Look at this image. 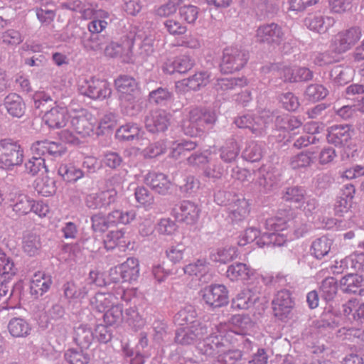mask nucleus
<instances>
[{"label":"nucleus","instance_id":"obj_54","mask_svg":"<svg viewBox=\"0 0 364 364\" xmlns=\"http://www.w3.org/2000/svg\"><path fill=\"white\" fill-rule=\"evenodd\" d=\"M263 149L262 145L255 141H250L242 151V158L251 162L259 161L262 157Z\"/></svg>","mask_w":364,"mask_h":364},{"label":"nucleus","instance_id":"obj_28","mask_svg":"<svg viewBox=\"0 0 364 364\" xmlns=\"http://www.w3.org/2000/svg\"><path fill=\"white\" fill-rule=\"evenodd\" d=\"M264 73H272L279 76L285 82H296L295 70L291 67L278 64H270L262 68Z\"/></svg>","mask_w":364,"mask_h":364},{"label":"nucleus","instance_id":"obj_17","mask_svg":"<svg viewBox=\"0 0 364 364\" xmlns=\"http://www.w3.org/2000/svg\"><path fill=\"white\" fill-rule=\"evenodd\" d=\"M267 117L269 121L274 122L275 127L279 129L294 131L299 128L302 122L299 118L287 114L276 115L269 111H263L262 117Z\"/></svg>","mask_w":364,"mask_h":364},{"label":"nucleus","instance_id":"obj_23","mask_svg":"<svg viewBox=\"0 0 364 364\" xmlns=\"http://www.w3.org/2000/svg\"><path fill=\"white\" fill-rule=\"evenodd\" d=\"M210 75L208 71L196 72L192 76L176 82V88L187 87L188 90H198L210 82Z\"/></svg>","mask_w":364,"mask_h":364},{"label":"nucleus","instance_id":"obj_55","mask_svg":"<svg viewBox=\"0 0 364 364\" xmlns=\"http://www.w3.org/2000/svg\"><path fill=\"white\" fill-rule=\"evenodd\" d=\"M183 4V0H168L164 4L155 9V14L161 18H166L176 14L179 6Z\"/></svg>","mask_w":364,"mask_h":364},{"label":"nucleus","instance_id":"obj_60","mask_svg":"<svg viewBox=\"0 0 364 364\" xmlns=\"http://www.w3.org/2000/svg\"><path fill=\"white\" fill-rule=\"evenodd\" d=\"M25 167L26 171L32 176L38 174L43 170L46 173H48L45 159L41 156H33L26 163Z\"/></svg>","mask_w":364,"mask_h":364},{"label":"nucleus","instance_id":"obj_9","mask_svg":"<svg viewBox=\"0 0 364 364\" xmlns=\"http://www.w3.org/2000/svg\"><path fill=\"white\" fill-rule=\"evenodd\" d=\"M242 6L250 9L259 20L272 18L278 11L277 4L269 0H242Z\"/></svg>","mask_w":364,"mask_h":364},{"label":"nucleus","instance_id":"obj_20","mask_svg":"<svg viewBox=\"0 0 364 364\" xmlns=\"http://www.w3.org/2000/svg\"><path fill=\"white\" fill-rule=\"evenodd\" d=\"M118 272L122 278V282H132L136 281L139 276V265L137 259L134 257L128 258L124 262L116 267L114 271Z\"/></svg>","mask_w":364,"mask_h":364},{"label":"nucleus","instance_id":"obj_61","mask_svg":"<svg viewBox=\"0 0 364 364\" xmlns=\"http://www.w3.org/2000/svg\"><path fill=\"white\" fill-rule=\"evenodd\" d=\"M183 269L185 274L189 275L203 276L208 271V263L205 259H198L185 266Z\"/></svg>","mask_w":364,"mask_h":364},{"label":"nucleus","instance_id":"obj_22","mask_svg":"<svg viewBox=\"0 0 364 364\" xmlns=\"http://www.w3.org/2000/svg\"><path fill=\"white\" fill-rule=\"evenodd\" d=\"M124 233L123 229L117 230L116 231H111L106 235L105 237L102 238H97V235L95 237L94 246L97 251H100L103 247L107 250H112L119 244L124 243Z\"/></svg>","mask_w":364,"mask_h":364},{"label":"nucleus","instance_id":"obj_1","mask_svg":"<svg viewBox=\"0 0 364 364\" xmlns=\"http://www.w3.org/2000/svg\"><path fill=\"white\" fill-rule=\"evenodd\" d=\"M216 121L213 112L196 107L189 112V118L183 122L182 129L184 134L191 137L200 136Z\"/></svg>","mask_w":364,"mask_h":364},{"label":"nucleus","instance_id":"obj_40","mask_svg":"<svg viewBox=\"0 0 364 364\" xmlns=\"http://www.w3.org/2000/svg\"><path fill=\"white\" fill-rule=\"evenodd\" d=\"M238 256L237 249L235 247H228L218 249L210 255L213 262L226 264L236 259Z\"/></svg>","mask_w":364,"mask_h":364},{"label":"nucleus","instance_id":"obj_6","mask_svg":"<svg viewBox=\"0 0 364 364\" xmlns=\"http://www.w3.org/2000/svg\"><path fill=\"white\" fill-rule=\"evenodd\" d=\"M272 306L274 316L282 321H287L292 318L294 298L289 290L282 289L274 295Z\"/></svg>","mask_w":364,"mask_h":364},{"label":"nucleus","instance_id":"obj_12","mask_svg":"<svg viewBox=\"0 0 364 364\" xmlns=\"http://www.w3.org/2000/svg\"><path fill=\"white\" fill-rule=\"evenodd\" d=\"M204 301L213 308H219L228 303L227 288L223 284H212L203 290Z\"/></svg>","mask_w":364,"mask_h":364},{"label":"nucleus","instance_id":"obj_7","mask_svg":"<svg viewBox=\"0 0 364 364\" xmlns=\"http://www.w3.org/2000/svg\"><path fill=\"white\" fill-rule=\"evenodd\" d=\"M208 333V327L203 323L183 326L175 333L174 341L181 346H188L201 340Z\"/></svg>","mask_w":364,"mask_h":364},{"label":"nucleus","instance_id":"obj_48","mask_svg":"<svg viewBox=\"0 0 364 364\" xmlns=\"http://www.w3.org/2000/svg\"><path fill=\"white\" fill-rule=\"evenodd\" d=\"M321 296L326 301H332L338 291L337 281L334 277H329L323 279L320 286Z\"/></svg>","mask_w":364,"mask_h":364},{"label":"nucleus","instance_id":"obj_45","mask_svg":"<svg viewBox=\"0 0 364 364\" xmlns=\"http://www.w3.org/2000/svg\"><path fill=\"white\" fill-rule=\"evenodd\" d=\"M33 199L25 194H18L14 199L13 210L18 215H24L32 210Z\"/></svg>","mask_w":364,"mask_h":364},{"label":"nucleus","instance_id":"obj_49","mask_svg":"<svg viewBox=\"0 0 364 364\" xmlns=\"http://www.w3.org/2000/svg\"><path fill=\"white\" fill-rule=\"evenodd\" d=\"M115 191L113 189H106L95 193L92 198V206L95 208H102L108 206L114 200Z\"/></svg>","mask_w":364,"mask_h":364},{"label":"nucleus","instance_id":"obj_11","mask_svg":"<svg viewBox=\"0 0 364 364\" xmlns=\"http://www.w3.org/2000/svg\"><path fill=\"white\" fill-rule=\"evenodd\" d=\"M172 213L177 220L191 225L198 220L200 209L192 201L183 200L175 205Z\"/></svg>","mask_w":364,"mask_h":364},{"label":"nucleus","instance_id":"obj_27","mask_svg":"<svg viewBox=\"0 0 364 364\" xmlns=\"http://www.w3.org/2000/svg\"><path fill=\"white\" fill-rule=\"evenodd\" d=\"M116 89L120 92V97L124 95H139V90L135 79L128 75H120L114 81Z\"/></svg>","mask_w":364,"mask_h":364},{"label":"nucleus","instance_id":"obj_52","mask_svg":"<svg viewBox=\"0 0 364 364\" xmlns=\"http://www.w3.org/2000/svg\"><path fill=\"white\" fill-rule=\"evenodd\" d=\"M102 318L107 326H112L124 319L122 307L119 305L112 306L110 309L102 313Z\"/></svg>","mask_w":364,"mask_h":364},{"label":"nucleus","instance_id":"obj_51","mask_svg":"<svg viewBox=\"0 0 364 364\" xmlns=\"http://www.w3.org/2000/svg\"><path fill=\"white\" fill-rule=\"evenodd\" d=\"M109 17V14L102 9H95L92 7V31L94 33H101L107 26L105 21Z\"/></svg>","mask_w":364,"mask_h":364},{"label":"nucleus","instance_id":"obj_44","mask_svg":"<svg viewBox=\"0 0 364 364\" xmlns=\"http://www.w3.org/2000/svg\"><path fill=\"white\" fill-rule=\"evenodd\" d=\"M277 177L272 172L260 174L256 180L259 191L267 193L274 189L278 184Z\"/></svg>","mask_w":364,"mask_h":364},{"label":"nucleus","instance_id":"obj_42","mask_svg":"<svg viewBox=\"0 0 364 364\" xmlns=\"http://www.w3.org/2000/svg\"><path fill=\"white\" fill-rule=\"evenodd\" d=\"M287 241V237L284 234L276 232H264L261 237L257 241V244L260 247H281Z\"/></svg>","mask_w":364,"mask_h":364},{"label":"nucleus","instance_id":"obj_31","mask_svg":"<svg viewBox=\"0 0 364 364\" xmlns=\"http://www.w3.org/2000/svg\"><path fill=\"white\" fill-rule=\"evenodd\" d=\"M120 99L122 112L124 114L134 117L141 112L142 107L139 95H124Z\"/></svg>","mask_w":364,"mask_h":364},{"label":"nucleus","instance_id":"obj_18","mask_svg":"<svg viewBox=\"0 0 364 364\" xmlns=\"http://www.w3.org/2000/svg\"><path fill=\"white\" fill-rule=\"evenodd\" d=\"M350 138L351 132L348 124L333 125L328 129L327 141L336 146L346 145Z\"/></svg>","mask_w":364,"mask_h":364},{"label":"nucleus","instance_id":"obj_57","mask_svg":"<svg viewBox=\"0 0 364 364\" xmlns=\"http://www.w3.org/2000/svg\"><path fill=\"white\" fill-rule=\"evenodd\" d=\"M92 99L103 100L110 96L111 89L105 80L92 78Z\"/></svg>","mask_w":364,"mask_h":364},{"label":"nucleus","instance_id":"obj_34","mask_svg":"<svg viewBox=\"0 0 364 364\" xmlns=\"http://www.w3.org/2000/svg\"><path fill=\"white\" fill-rule=\"evenodd\" d=\"M253 274V269L246 264L236 262L230 265L226 271L227 277L232 281L247 280Z\"/></svg>","mask_w":364,"mask_h":364},{"label":"nucleus","instance_id":"obj_33","mask_svg":"<svg viewBox=\"0 0 364 364\" xmlns=\"http://www.w3.org/2000/svg\"><path fill=\"white\" fill-rule=\"evenodd\" d=\"M197 313L194 306L188 305L182 308L174 316V321L179 326H188L195 325L196 323H201L196 318Z\"/></svg>","mask_w":364,"mask_h":364},{"label":"nucleus","instance_id":"obj_24","mask_svg":"<svg viewBox=\"0 0 364 364\" xmlns=\"http://www.w3.org/2000/svg\"><path fill=\"white\" fill-rule=\"evenodd\" d=\"M68 111L64 107H55L43 116V121L50 128H60L68 121Z\"/></svg>","mask_w":364,"mask_h":364},{"label":"nucleus","instance_id":"obj_53","mask_svg":"<svg viewBox=\"0 0 364 364\" xmlns=\"http://www.w3.org/2000/svg\"><path fill=\"white\" fill-rule=\"evenodd\" d=\"M304 95L308 100L317 102L323 100L328 95V90L322 85L311 84L307 86Z\"/></svg>","mask_w":364,"mask_h":364},{"label":"nucleus","instance_id":"obj_39","mask_svg":"<svg viewBox=\"0 0 364 364\" xmlns=\"http://www.w3.org/2000/svg\"><path fill=\"white\" fill-rule=\"evenodd\" d=\"M140 133L141 129L136 124L127 123L117 130L115 136L119 141H132L141 137Z\"/></svg>","mask_w":364,"mask_h":364},{"label":"nucleus","instance_id":"obj_62","mask_svg":"<svg viewBox=\"0 0 364 364\" xmlns=\"http://www.w3.org/2000/svg\"><path fill=\"white\" fill-rule=\"evenodd\" d=\"M312 154L313 153L310 152H301L294 156L290 161L291 167L294 169H298L309 166L312 163Z\"/></svg>","mask_w":364,"mask_h":364},{"label":"nucleus","instance_id":"obj_4","mask_svg":"<svg viewBox=\"0 0 364 364\" xmlns=\"http://www.w3.org/2000/svg\"><path fill=\"white\" fill-rule=\"evenodd\" d=\"M362 30L359 26H352L336 33L331 41L333 53L341 55L350 50L361 38Z\"/></svg>","mask_w":364,"mask_h":364},{"label":"nucleus","instance_id":"obj_14","mask_svg":"<svg viewBox=\"0 0 364 364\" xmlns=\"http://www.w3.org/2000/svg\"><path fill=\"white\" fill-rule=\"evenodd\" d=\"M171 115L162 109L151 112L145 118V127L155 134L165 132L170 125Z\"/></svg>","mask_w":364,"mask_h":364},{"label":"nucleus","instance_id":"obj_56","mask_svg":"<svg viewBox=\"0 0 364 364\" xmlns=\"http://www.w3.org/2000/svg\"><path fill=\"white\" fill-rule=\"evenodd\" d=\"M149 101L156 105H165L173 99V93L167 88L159 87L149 95Z\"/></svg>","mask_w":364,"mask_h":364},{"label":"nucleus","instance_id":"obj_38","mask_svg":"<svg viewBox=\"0 0 364 364\" xmlns=\"http://www.w3.org/2000/svg\"><path fill=\"white\" fill-rule=\"evenodd\" d=\"M5 106L8 112L16 117H21L25 112V104L17 94H9L5 99Z\"/></svg>","mask_w":364,"mask_h":364},{"label":"nucleus","instance_id":"obj_15","mask_svg":"<svg viewBox=\"0 0 364 364\" xmlns=\"http://www.w3.org/2000/svg\"><path fill=\"white\" fill-rule=\"evenodd\" d=\"M226 220L229 223L236 225L242 222L250 213L249 202L242 196L235 200L226 209Z\"/></svg>","mask_w":364,"mask_h":364},{"label":"nucleus","instance_id":"obj_46","mask_svg":"<svg viewBox=\"0 0 364 364\" xmlns=\"http://www.w3.org/2000/svg\"><path fill=\"white\" fill-rule=\"evenodd\" d=\"M58 174L68 183H74L83 177V172L71 164H61L58 168Z\"/></svg>","mask_w":364,"mask_h":364},{"label":"nucleus","instance_id":"obj_32","mask_svg":"<svg viewBox=\"0 0 364 364\" xmlns=\"http://www.w3.org/2000/svg\"><path fill=\"white\" fill-rule=\"evenodd\" d=\"M116 122V116L112 112L105 114L100 119L96 134L97 136H104L105 146L109 142L111 130L114 127Z\"/></svg>","mask_w":364,"mask_h":364},{"label":"nucleus","instance_id":"obj_3","mask_svg":"<svg viewBox=\"0 0 364 364\" xmlns=\"http://www.w3.org/2000/svg\"><path fill=\"white\" fill-rule=\"evenodd\" d=\"M23 158V149L17 141L9 139L0 140V168L11 170L21 165Z\"/></svg>","mask_w":364,"mask_h":364},{"label":"nucleus","instance_id":"obj_59","mask_svg":"<svg viewBox=\"0 0 364 364\" xmlns=\"http://www.w3.org/2000/svg\"><path fill=\"white\" fill-rule=\"evenodd\" d=\"M41 247V242L38 236L33 234H27L23 237V249L28 255H35Z\"/></svg>","mask_w":364,"mask_h":364},{"label":"nucleus","instance_id":"obj_63","mask_svg":"<svg viewBox=\"0 0 364 364\" xmlns=\"http://www.w3.org/2000/svg\"><path fill=\"white\" fill-rule=\"evenodd\" d=\"M199 9L193 5L179 6V14L181 18L188 23H194L198 18Z\"/></svg>","mask_w":364,"mask_h":364},{"label":"nucleus","instance_id":"obj_5","mask_svg":"<svg viewBox=\"0 0 364 364\" xmlns=\"http://www.w3.org/2000/svg\"><path fill=\"white\" fill-rule=\"evenodd\" d=\"M249 53L245 49L236 46L227 47L223 50L220 64L223 73H232L241 70L247 63Z\"/></svg>","mask_w":364,"mask_h":364},{"label":"nucleus","instance_id":"obj_21","mask_svg":"<svg viewBox=\"0 0 364 364\" xmlns=\"http://www.w3.org/2000/svg\"><path fill=\"white\" fill-rule=\"evenodd\" d=\"M144 182L154 192L161 195L167 194L171 185L166 175L156 172L147 173Z\"/></svg>","mask_w":364,"mask_h":364},{"label":"nucleus","instance_id":"obj_8","mask_svg":"<svg viewBox=\"0 0 364 364\" xmlns=\"http://www.w3.org/2000/svg\"><path fill=\"white\" fill-rule=\"evenodd\" d=\"M197 344L198 352L208 357H214L227 347L228 341L220 333H213L205 338H203Z\"/></svg>","mask_w":364,"mask_h":364},{"label":"nucleus","instance_id":"obj_25","mask_svg":"<svg viewBox=\"0 0 364 364\" xmlns=\"http://www.w3.org/2000/svg\"><path fill=\"white\" fill-rule=\"evenodd\" d=\"M52 279L50 276L43 272H38L34 274L31 281V294L38 297L45 294L50 289Z\"/></svg>","mask_w":364,"mask_h":364},{"label":"nucleus","instance_id":"obj_29","mask_svg":"<svg viewBox=\"0 0 364 364\" xmlns=\"http://www.w3.org/2000/svg\"><path fill=\"white\" fill-rule=\"evenodd\" d=\"M230 323L233 327V331L237 334L246 335L255 327V322L247 314H237L232 316Z\"/></svg>","mask_w":364,"mask_h":364},{"label":"nucleus","instance_id":"obj_26","mask_svg":"<svg viewBox=\"0 0 364 364\" xmlns=\"http://www.w3.org/2000/svg\"><path fill=\"white\" fill-rule=\"evenodd\" d=\"M334 23V18L329 16H314L304 19V24L309 29L319 33H325Z\"/></svg>","mask_w":364,"mask_h":364},{"label":"nucleus","instance_id":"obj_37","mask_svg":"<svg viewBox=\"0 0 364 364\" xmlns=\"http://www.w3.org/2000/svg\"><path fill=\"white\" fill-rule=\"evenodd\" d=\"M332 245L333 240L326 236L317 238L311 245V254L317 259H321L328 255Z\"/></svg>","mask_w":364,"mask_h":364},{"label":"nucleus","instance_id":"obj_16","mask_svg":"<svg viewBox=\"0 0 364 364\" xmlns=\"http://www.w3.org/2000/svg\"><path fill=\"white\" fill-rule=\"evenodd\" d=\"M259 294L260 292L257 288L248 287L237 294L232 299L231 306L235 309H248L259 301Z\"/></svg>","mask_w":364,"mask_h":364},{"label":"nucleus","instance_id":"obj_64","mask_svg":"<svg viewBox=\"0 0 364 364\" xmlns=\"http://www.w3.org/2000/svg\"><path fill=\"white\" fill-rule=\"evenodd\" d=\"M242 360V353L237 349L229 350L218 356V361L222 364H240Z\"/></svg>","mask_w":364,"mask_h":364},{"label":"nucleus","instance_id":"obj_10","mask_svg":"<svg viewBox=\"0 0 364 364\" xmlns=\"http://www.w3.org/2000/svg\"><path fill=\"white\" fill-rule=\"evenodd\" d=\"M18 273V267L14 259L7 255L3 250H0V285L3 293L1 296H6L8 289L5 284L10 282Z\"/></svg>","mask_w":364,"mask_h":364},{"label":"nucleus","instance_id":"obj_35","mask_svg":"<svg viewBox=\"0 0 364 364\" xmlns=\"http://www.w3.org/2000/svg\"><path fill=\"white\" fill-rule=\"evenodd\" d=\"M306 190L299 186L284 188L282 191V198L286 202L297 204L301 206L306 199Z\"/></svg>","mask_w":364,"mask_h":364},{"label":"nucleus","instance_id":"obj_36","mask_svg":"<svg viewBox=\"0 0 364 364\" xmlns=\"http://www.w3.org/2000/svg\"><path fill=\"white\" fill-rule=\"evenodd\" d=\"M247 80L243 77H225L218 79L214 87L218 92L221 94L228 92L230 90H237L246 85Z\"/></svg>","mask_w":364,"mask_h":364},{"label":"nucleus","instance_id":"obj_50","mask_svg":"<svg viewBox=\"0 0 364 364\" xmlns=\"http://www.w3.org/2000/svg\"><path fill=\"white\" fill-rule=\"evenodd\" d=\"M112 297L109 293H95V301H92V311L95 310L98 314L105 312L107 308L112 306Z\"/></svg>","mask_w":364,"mask_h":364},{"label":"nucleus","instance_id":"obj_43","mask_svg":"<svg viewBox=\"0 0 364 364\" xmlns=\"http://www.w3.org/2000/svg\"><path fill=\"white\" fill-rule=\"evenodd\" d=\"M35 189L43 196H50L55 192V181L53 178L46 174L36 180Z\"/></svg>","mask_w":364,"mask_h":364},{"label":"nucleus","instance_id":"obj_30","mask_svg":"<svg viewBox=\"0 0 364 364\" xmlns=\"http://www.w3.org/2000/svg\"><path fill=\"white\" fill-rule=\"evenodd\" d=\"M240 152V146L235 139L227 140L219 149L220 159L228 164L236 161Z\"/></svg>","mask_w":364,"mask_h":364},{"label":"nucleus","instance_id":"obj_13","mask_svg":"<svg viewBox=\"0 0 364 364\" xmlns=\"http://www.w3.org/2000/svg\"><path fill=\"white\" fill-rule=\"evenodd\" d=\"M256 32L257 41L269 45H279L284 37L282 27L274 23L260 26Z\"/></svg>","mask_w":364,"mask_h":364},{"label":"nucleus","instance_id":"obj_41","mask_svg":"<svg viewBox=\"0 0 364 364\" xmlns=\"http://www.w3.org/2000/svg\"><path fill=\"white\" fill-rule=\"evenodd\" d=\"M8 330L13 337H26L30 333L31 327L23 318H14L8 324Z\"/></svg>","mask_w":364,"mask_h":364},{"label":"nucleus","instance_id":"obj_58","mask_svg":"<svg viewBox=\"0 0 364 364\" xmlns=\"http://www.w3.org/2000/svg\"><path fill=\"white\" fill-rule=\"evenodd\" d=\"M83 350L68 349L65 353V358L70 364H87L90 360L89 355L83 353Z\"/></svg>","mask_w":364,"mask_h":364},{"label":"nucleus","instance_id":"obj_2","mask_svg":"<svg viewBox=\"0 0 364 364\" xmlns=\"http://www.w3.org/2000/svg\"><path fill=\"white\" fill-rule=\"evenodd\" d=\"M136 217L134 210L122 211L115 210L109 213L107 216L101 212L92 213V230L95 232L102 233L105 232L110 225L117 224H129Z\"/></svg>","mask_w":364,"mask_h":364},{"label":"nucleus","instance_id":"obj_19","mask_svg":"<svg viewBox=\"0 0 364 364\" xmlns=\"http://www.w3.org/2000/svg\"><path fill=\"white\" fill-rule=\"evenodd\" d=\"M364 277L359 273L348 274L340 280V288L346 294L361 295L364 291Z\"/></svg>","mask_w":364,"mask_h":364},{"label":"nucleus","instance_id":"obj_47","mask_svg":"<svg viewBox=\"0 0 364 364\" xmlns=\"http://www.w3.org/2000/svg\"><path fill=\"white\" fill-rule=\"evenodd\" d=\"M330 77L338 85L348 83L352 77V70L347 67L337 65L330 71Z\"/></svg>","mask_w":364,"mask_h":364}]
</instances>
